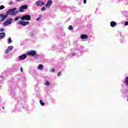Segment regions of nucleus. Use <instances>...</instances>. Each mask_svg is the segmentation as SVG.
I'll return each instance as SVG.
<instances>
[{"label": "nucleus", "instance_id": "f257e3e1", "mask_svg": "<svg viewBox=\"0 0 128 128\" xmlns=\"http://www.w3.org/2000/svg\"><path fill=\"white\" fill-rule=\"evenodd\" d=\"M24 20H30V16H22V20L17 22L18 24H21V26H28V24H30L29 22H24Z\"/></svg>", "mask_w": 128, "mask_h": 128}, {"label": "nucleus", "instance_id": "f03ea898", "mask_svg": "<svg viewBox=\"0 0 128 128\" xmlns=\"http://www.w3.org/2000/svg\"><path fill=\"white\" fill-rule=\"evenodd\" d=\"M16 8H10L6 12V16H16L18 14V11H16Z\"/></svg>", "mask_w": 128, "mask_h": 128}, {"label": "nucleus", "instance_id": "7ed1b4c3", "mask_svg": "<svg viewBox=\"0 0 128 128\" xmlns=\"http://www.w3.org/2000/svg\"><path fill=\"white\" fill-rule=\"evenodd\" d=\"M12 18H9L4 23V26H8L9 24H12Z\"/></svg>", "mask_w": 128, "mask_h": 128}, {"label": "nucleus", "instance_id": "20e7f679", "mask_svg": "<svg viewBox=\"0 0 128 128\" xmlns=\"http://www.w3.org/2000/svg\"><path fill=\"white\" fill-rule=\"evenodd\" d=\"M52 0H48L47 1L46 4H45L46 8H50L52 4Z\"/></svg>", "mask_w": 128, "mask_h": 128}, {"label": "nucleus", "instance_id": "39448f33", "mask_svg": "<svg viewBox=\"0 0 128 128\" xmlns=\"http://www.w3.org/2000/svg\"><path fill=\"white\" fill-rule=\"evenodd\" d=\"M27 54L28 56H34L36 54V52L35 50H31L28 52Z\"/></svg>", "mask_w": 128, "mask_h": 128}, {"label": "nucleus", "instance_id": "423d86ee", "mask_svg": "<svg viewBox=\"0 0 128 128\" xmlns=\"http://www.w3.org/2000/svg\"><path fill=\"white\" fill-rule=\"evenodd\" d=\"M28 8V5H24L19 8L18 12H22L24 10H26Z\"/></svg>", "mask_w": 128, "mask_h": 128}, {"label": "nucleus", "instance_id": "0eeeda50", "mask_svg": "<svg viewBox=\"0 0 128 128\" xmlns=\"http://www.w3.org/2000/svg\"><path fill=\"white\" fill-rule=\"evenodd\" d=\"M36 6H44V2L42 0H38L36 2Z\"/></svg>", "mask_w": 128, "mask_h": 128}, {"label": "nucleus", "instance_id": "6e6552de", "mask_svg": "<svg viewBox=\"0 0 128 128\" xmlns=\"http://www.w3.org/2000/svg\"><path fill=\"white\" fill-rule=\"evenodd\" d=\"M6 18H8L6 14L4 15V14H0V22H2V20H4Z\"/></svg>", "mask_w": 128, "mask_h": 128}, {"label": "nucleus", "instance_id": "1a4fd4ad", "mask_svg": "<svg viewBox=\"0 0 128 128\" xmlns=\"http://www.w3.org/2000/svg\"><path fill=\"white\" fill-rule=\"evenodd\" d=\"M20 60H24L26 58V54H23L22 56L18 57Z\"/></svg>", "mask_w": 128, "mask_h": 128}, {"label": "nucleus", "instance_id": "9d476101", "mask_svg": "<svg viewBox=\"0 0 128 128\" xmlns=\"http://www.w3.org/2000/svg\"><path fill=\"white\" fill-rule=\"evenodd\" d=\"M12 48H14V46H9L7 50H6L5 51V53L6 54H8V52H10V50H12Z\"/></svg>", "mask_w": 128, "mask_h": 128}, {"label": "nucleus", "instance_id": "9b49d317", "mask_svg": "<svg viewBox=\"0 0 128 128\" xmlns=\"http://www.w3.org/2000/svg\"><path fill=\"white\" fill-rule=\"evenodd\" d=\"M6 36L5 32H1L0 33V40H2V38H4Z\"/></svg>", "mask_w": 128, "mask_h": 128}, {"label": "nucleus", "instance_id": "f8f14e48", "mask_svg": "<svg viewBox=\"0 0 128 128\" xmlns=\"http://www.w3.org/2000/svg\"><path fill=\"white\" fill-rule=\"evenodd\" d=\"M110 24L112 28H114V26H116V22H115L112 21L110 23Z\"/></svg>", "mask_w": 128, "mask_h": 128}, {"label": "nucleus", "instance_id": "ddd939ff", "mask_svg": "<svg viewBox=\"0 0 128 128\" xmlns=\"http://www.w3.org/2000/svg\"><path fill=\"white\" fill-rule=\"evenodd\" d=\"M44 66H42V64H39L38 66V69L39 70H42Z\"/></svg>", "mask_w": 128, "mask_h": 128}, {"label": "nucleus", "instance_id": "4468645a", "mask_svg": "<svg viewBox=\"0 0 128 128\" xmlns=\"http://www.w3.org/2000/svg\"><path fill=\"white\" fill-rule=\"evenodd\" d=\"M80 38H81L82 40H84V39H86V38H88V36H87V35H86V34L81 35Z\"/></svg>", "mask_w": 128, "mask_h": 128}, {"label": "nucleus", "instance_id": "2eb2a0df", "mask_svg": "<svg viewBox=\"0 0 128 128\" xmlns=\"http://www.w3.org/2000/svg\"><path fill=\"white\" fill-rule=\"evenodd\" d=\"M124 84L126 86H128V76L126 77L125 79Z\"/></svg>", "mask_w": 128, "mask_h": 128}, {"label": "nucleus", "instance_id": "dca6fc26", "mask_svg": "<svg viewBox=\"0 0 128 128\" xmlns=\"http://www.w3.org/2000/svg\"><path fill=\"white\" fill-rule=\"evenodd\" d=\"M20 18H21V20H22V16H16V17L15 18L14 20L15 22H16L17 20H20Z\"/></svg>", "mask_w": 128, "mask_h": 128}, {"label": "nucleus", "instance_id": "f3484780", "mask_svg": "<svg viewBox=\"0 0 128 128\" xmlns=\"http://www.w3.org/2000/svg\"><path fill=\"white\" fill-rule=\"evenodd\" d=\"M42 15H40L39 17L37 18H36V20L37 22H38L39 20H42Z\"/></svg>", "mask_w": 128, "mask_h": 128}, {"label": "nucleus", "instance_id": "a211bd4d", "mask_svg": "<svg viewBox=\"0 0 128 128\" xmlns=\"http://www.w3.org/2000/svg\"><path fill=\"white\" fill-rule=\"evenodd\" d=\"M8 44H12V38L10 37L8 38Z\"/></svg>", "mask_w": 128, "mask_h": 128}, {"label": "nucleus", "instance_id": "6ab92c4d", "mask_svg": "<svg viewBox=\"0 0 128 128\" xmlns=\"http://www.w3.org/2000/svg\"><path fill=\"white\" fill-rule=\"evenodd\" d=\"M34 36V34L33 32H31L30 33H29V36H30L31 38Z\"/></svg>", "mask_w": 128, "mask_h": 128}, {"label": "nucleus", "instance_id": "aec40b11", "mask_svg": "<svg viewBox=\"0 0 128 128\" xmlns=\"http://www.w3.org/2000/svg\"><path fill=\"white\" fill-rule=\"evenodd\" d=\"M45 86H50V82H48V81H46L44 83Z\"/></svg>", "mask_w": 128, "mask_h": 128}, {"label": "nucleus", "instance_id": "412c9836", "mask_svg": "<svg viewBox=\"0 0 128 128\" xmlns=\"http://www.w3.org/2000/svg\"><path fill=\"white\" fill-rule=\"evenodd\" d=\"M73 29H74V28H72V26H69L68 30H72Z\"/></svg>", "mask_w": 128, "mask_h": 128}, {"label": "nucleus", "instance_id": "4be33fe9", "mask_svg": "<svg viewBox=\"0 0 128 128\" xmlns=\"http://www.w3.org/2000/svg\"><path fill=\"white\" fill-rule=\"evenodd\" d=\"M40 102L41 106H44V102H42V100H40Z\"/></svg>", "mask_w": 128, "mask_h": 128}, {"label": "nucleus", "instance_id": "5701e85b", "mask_svg": "<svg viewBox=\"0 0 128 128\" xmlns=\"http://www.w3.org/2000/svg\"><path fill=\"white\" fill-rule=\"evenodd\" d=\"M4 6L3 5L0 6V10H4Z\"/></svg>", "mask_w": 128, "mask_h": 128}, {"label": "nucleus", "instance_id": "b1692460", "mask_svg": "<svg viewBox=\"0 0 128 128\" xmlns=\"http://www.w3.org/2000/svg\"><path fill=\"white\" fill-rule=\"evenodd\" d=\"M50 72H54V68H51L50 70Z\"/></svg>", "mask_w": 128, "mask_h": 128}, {"label": "nucleus", "instance_id": "393cba45", "mask_svg": "<svg viewBox=\"0 0 128 128\" xmlns=\"http://www.w3.org/2000/svg\"><path fill=\"white\" fill-rule=\"evenodd\" d=\"M41 10H42V12H44V10H46V8H44V6L42 8Z\"/></svg>", "mask_w": 128, "mask_h": 128}, {"label": "nucleus", "instance_id": "a878e982", "mask_svg": "<svg viewBox=\"0 0 128 128\" xmlns=\"http://www.w3.org/2000/svg\"><path fill=\"white\" fill-rule=\"evenodd\" d=\"M57 76H62V72H58Z\"/></svg>", "mask_w": 128, "mask_h": 128}, {"label": "nucleus", "instance_id": "bb28decb", "mask_svg": "<svg viewBox=\"0 0 128 128\" xmlns=\"http://www.w3.org/2000/svg\"><path fill=\"white\" fill-rule=\"evenodd\" d=\"M9 4H10V6H12V4H14V3H12V2L10 1V2H9Z\"/></svg>", "mask_w": 128, "mask_h": 128}, {"label": "nucleus", "instance_id": "cd10ccee", "mask_svg": "<svg viewBox=\"0 0 128 128\" xmlns=\"http://www.w3.org/2000/svg\"><path fill=\"white\" fill-rule=\"evenodd\" d=\"M4 28H0V32H4Z\"/></svg>", "mask_w": 128, "mask_h": 128}, {"label": "nucleus", "instance_id": "c85d7f7f", "mask_svg": "<svg viewBox=\"0 0 128 128\" xmlns=\"http://www.w3.org/2000/svg\"><path fill=\"white\" fill-rule=\"evenodd\" d=\"M124 26H128V22H126L124 24Z\"/></svg>", "mask_w": 128, "mask_h": 128}, {"label": "nucleus", "instance_id": "c756f323", "mask_svg": "<svg viewBox=\"0 0 128 128\" xmlns=\"http://www.w3.org/2000/svg\"><path fill=\"white\" fill-rule=\"evenodd\" d=\"M20 72H22V67H20Z\"/></svg>", "mask_w": 128, "mask_h": 128}, {"label": "nucleus", "instance_id": "7c9ffc66", "mask_svg": "<svg viewBox=\"0 0 128 128\" xmlns=\"http://www.w3.org/2000/svg\"><path fill=\"white\" fill-rule=\"evenodd\" d=\"M84 4H86V0H84Z\"/></svg>", "mask_w": 128, "mask_h": 128}, {"label": "nucleus", "instance_id": "2f4dec72", "mask_svg": "<svg viewBox=\"0 0 128 128\" xmlns=\"http://www.w3.org/2000/svg\"><path fill=\"white\" fill-rule=\"evenodd\" d=\"M52 48H56V45H53Z\"/></svg>", "mask_w": 128, "mask_h": 128}, {"label": "nucleus", "instance_id": "473e14b6", "mask_svg": "<svg viewBox=\"0 0 128 128\" xmlns=\"http://www.w3.org/2000/svg\"><path fill=\"white\" fill-rule=\"evenodd\" d=\"M2 108H3V110H4V106H2Z\"/></svg>", "mask_w": 128, "mask_h": 128}]
</instances>
